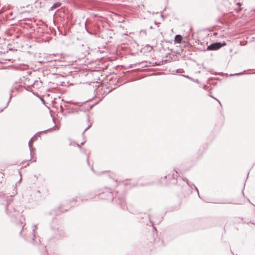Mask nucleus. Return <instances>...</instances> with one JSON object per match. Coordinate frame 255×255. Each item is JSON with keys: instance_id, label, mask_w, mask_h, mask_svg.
<instances>
[{"instance_id": "obj_2", "label": "nucleus", "mask_w": 255, "mask_h": 255, "mask_svg": "<svg viewBox=\"0 0 255 255\" xmlns=\"http://www.w3.org/2000/svg\"><path fill=\"white\" fill-rule=\"evenodd\" d=\"M182 40V37L180 35H176L174 38V41L176 43H180Z\"/></svg>"}, {"instance_id": "obj_3", "label": "nucleus", "mask_w": 255, "mask_h": 255, "mask_svg": "<svg viewBox=\"0 0 255 255\" xmlns=\"http://www.w3.org/2000/svg\"><path fill=\"white\" fill-rule=\"evenodd\" d=\"M35 137H32L29 141V142H28V146H29V147L30 148V149L31 148V146H32V144L33 143V142L34 141V140H35Z\"/></svg>"}, {"instance_id": "obj_7", "label": "nucleus", "mask_w": 255, "mask_h": 255, "mask_svg": "<svg viewBox=\"0 0 255 255\" xmlns=\"http://www.w3.org/2000/svg\"><path fill=\"white\" fill-rule=\"evenodd\" d=\"M183 180L186 181V182L188 184V185L190 186L188 180L187 179L185 178V179H183Z\"/></svg>"}, {"instance_id": "obj_5", "label": "nucleus", "mask_w": 255, "mask_h": 255, "mask_svg": "<svg viewBox=\"0 0 255 255\" xmlns=\"http://www.w3.org/2000/svg\"><path fill=\"white\" fill-rule=\"evenodd\" d=\"M61 4L59 2H56L53 4V5L51 6V9H53L54 8L56 7H59L60 6Z\"/></svg>"}, {"instance_id": "obj_1", "label": "nucleus", "mask_w": 255, "mask_h": 255, "mask_svg": "<svg viewBox=\"0 0 255 255\" xmlns=\"http://www.w3.org/2000/svg\"><path fill=\"white\" fill-rule=\"evenodd\" d=\"M225 45L226 43L225 42L223 43H221V42H215L209 45L207 48V50L209 51L216 50L220 48L221 47L225 46Z\"/></svg>"}, {"instance_id": "obj_12", "label": "nucleus", "mask_w": 255, "mask_h": 255, "mask_svg": "<svg viewBox=\"0 0 255 255\" xmlns=\"http://www.w3.org/2000/svg\"><path fill=\"white\" fill-rule=\"evenodd\" d=\"M89 127V126L87 128L85 129V130L83 131V133L84 132V131H85V130H87V129Z\"/></svg>"}, {"instance_id": "obj_11", "label": "nucleus", "mask_w": 255, "mask_h": 255, "mask_svg": "<svg viewBox=\"0 0 255 255\" xmlns=\"http://www.w3.org/2000/svg\"><path fill=\"white\" fill-rule=\"evenodd\" d=\"M240 74H240V73H238V74H234L233 75H240Z\"/></svg>"}, {"instance_id": "obj_4", "label": "nucleus", "mask_w": 255, "mask_h": 255, "mask_svg": "<svg viewBox=\"0 0 255 255\" xmlns=\"http://www.w3.org/2000/svg\"><path fill=\"white\" fill-rule=\"evenodd\" d=\"M183 76H184V77H186L192 81H193V82H196V83H199V81L197 79H193L190 77H189V76L188 75H183Z\"/></svg>"}, {"instance_id": "obj_9", "label": "nucleus", "mask_w": 255, "mask_h": 255, "mask_svg": "<svg viewBox=\"0 0 255 255\" xmlns=\"http://www.w3.org/2000/svg\"><path fill=\"white\" fill-rule=\"evenodd\" d=\"M237 5L239 6L238 10H240L241 9V8H240L241 4H240V3H238Z\"/></svg>"}, {"instance_id": "obj_6", "label": "nucleus", "mask_w": 255, "mask_h": 255, "mask_svg": "<svg viewBox=\"0 0 255 255\" xmlns=\"http://www.w3.org/2000/svg\"><path fill=\"white\" fill-rule=\"evenodd\" d=\"M193 186H194V188L195 189V190L196 191L197 193V194L198 195V196L199 197V191H198V190L197 189V188L196 187V186H195L194 184H193Z\"/></svg>"}, {"instance_id": "obj_8", "label": "nucleus", "mask_w": 255, "mask_h": 255, "mask_svg": "<svg viewBox=\"0 0 255 255\" xmlns=\"http://www.w3.org/2000/svg\"><path fill=\"white\" fill-rule=\"evenodd\" d=\"M177 172H175V173H173V175H172L173 178H175V177L177 176Z\"/></svg>"}, {"instance_id": "obj_10", "label": "nucleus", "mask_w": 255, "mask_h": 255, "mask_svg": "<svg viewBox=\"0 0 255 255\" xmlns=\"http://www.w3.org/2000/svg\"><path fill=\"white\" fill-rule=\"evenodd\" d=\"M36 228V225H34L33 227V232H34V229Z\"/></svg>"}]
</instances>
